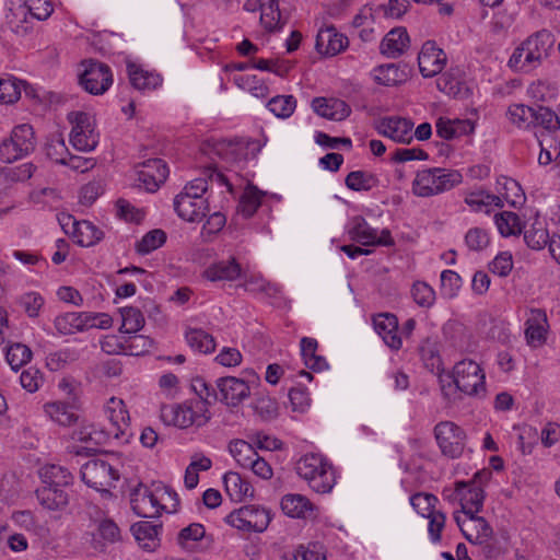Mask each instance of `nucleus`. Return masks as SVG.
Wrapping results in <instances>:
<instances>
[{
  "mask_svg": "<svg viewBox=\"0 0 560 560\" xmlns=\"http://www.w3.org/2000/svg\"><path fill=\"white\" fill-rule=\"evenodd\" d=\"M217 386L221 395L220 400L230 406L238 405L249 395V386L247 383L233 376L219 378Z\"/></svg>",
  "mask_w": 560,
  "mask_h": 560,
  "instance_id": "18",
  "label": "nucleus"
},
{
  "mask_svg": "<svg viewBox=\"0 0 560 560\" xmlns=\"http://www.w3.org/2000/svg\"><path fill=\"white\" fill-rule=\"evenodd\" d=\"M407 66L404 65L402 68H400L399 65L396 63H387L382 65L375 68V81L380 84L386 85V86H394L397 84H401L406 82L408 78V72L406 71Z\"/></svg>",
  "mask_w": 560,
  "mask_h": 560,
  "instance_id": "32",
  "label": "nucleus"
},
{
  "mask_svg": "<svg viewBox=\"0 0 560 560\" xmlns=\"http://www.w3.org/2000/svg\"><path fill=\"white\" fill-rule=\"evenodd\" d=\"M261 15L260 22L264 27L269 32H275L281 28L280 19L281 12L279 9V0H268L267 3L260 4Z\"/></svg>",
  "mask_w": 560,
  "mask_h": 560,
  "instance_id": "43",
  "label": "nucleus"
},
{
  "mask_svg": "<svg viewBox=\"0 0 560 560\" xmlns=\"http://www.w3.org/2000/svg\"><path fill=\"white\" fill-rule=\"evenodd\" d=\"M409 35L404 27L389 31L381 43V52L388 58L399 57L409 45Z\"/></svg>",
  "mask_w": 560,
  "mask_h": 560,
  "instance_id": "24",
  "label": "nucleus"
},
{
  "mask_svg": "<svg viewBox=\"0 0 560 560\" xmlns=\"http://www.w3.org/2000/svg\"><path fill=\"white\" fill-rule=\"evenodd\" d=\"M139 183L147 191L154 192L168 176V167L161 159H150L137 166Z\"/></svg>",
  "mask_w": 560,
  "mask_h": 560,
  "instance_id": "11",
  "label": "nucleus"
},
{
  "mask_svg": "<svg viewBox=\"0 0 560 560\" xmlns=\"http://www.w3.org/2000/svg\"><path fill=\"white\" fill-rule=\"evenodd\" d=\"M270 520L269 512L256 505L242 506L225 517V522L237 529L257 533L264 532Z\"/></svg>",
  "mask_w": 560,
  "mask_h": 560,
  "instance_id": "7",
  "label": "nucleus"
},
{
  "mask_svg": "<svg viewBox=\"0 0 560 560\" xmlns=\"http://www.w3.org/2000/svg\"><path fill=\"white\" fill-rule=\"evenodd\" d=\"M122 325L120 330L126 334H136L144 326V317L141 311L133 306L120 308Z\"/></svg>",
  "mask_w": 560,
  "mask_h": 560,
  "instance_id": "45",
  "label": "nucleus"
},
{
  "mask_svg": "<svg viewBox=\"0 0 560 560\" xmlns=\"http://www.w3.org/2000/svg\"><path fill=\"white\" fill-rule=\"evenodd\" d=\"M525 325V337L530 346H539L546 341L548 319L545 310L532 308Z\"/></svg>",
  "mask_w": 560,
  "mask_h": 560,
  "instance_id": "19",
  "label": "nucleus"
},
{
  "mask_svg": "<svg viewBox=\"0 0 560 560\" xmlns=\"http://www.w3.org/2000/svg\"><path fill=\"white\" fill-rule=\"evenodd\" d=\"M35 166L25 163L19 166H5L0 168V184L8 185L18 182H24L32 177Z\"/></svg>",
  "mask_w": 560,
  "mask_h": 560,
  "instance_id": "40",
  "label": "nucleus"
},
{
  "mask_svg": "<svg viewBox=\"0 0 560 560\" xmlns=\"http://www.w3.org/2000/svg\"><path fill=\"white\" fill-rule=\"evenodd\" d=\"M550 240L551 237L541 222H535L524 231V241L532 249L544 248L547 244L549 245Z\"/></svg>",
  "mask_w": 560,
  "mask_h": 560,
  "instance_id": "41",
  "label": "nucleus"
},
{
  "mask_svg": "<svg viewBox=\"0 0 560 560\" xmlns=\"http://www.w3.org/2000/svg\"><path fill=\"white\" fill-rule=\"evenodd\" d=\"M20 85L15 79L10 77L0 78V103L12 104L20 98Z\"/></svg>",
  "mask_w": 560,
  "mask_h": 560,
  "instance_id": "54",
  "label": "nucleus"
},
{
  "mask_svg": "<svg viewBox=\"0 0 560 560\" xmlns=\"http://www.w3.org/2000/svg\"><path fill=\"white\" fill-rule=\"evenodd\" d=\"M225 490L232 500L241 502L254 497V488L238 472L229 471L223 477Z\"/></svg>",
  "mask_w": 560,
  "mask_h": 560,
  "instance_id": "30",
  "label": "nucleus"
},
{
  "mask_svg": "<svg viewBox=\"0 0 560 560\" xmlns=\"http://www.w3.org/2000/svg\"><path fill=\"white\" fill-rule=\"evenodd\" d=\"M82 66L84 70L79 74V84L90 94H104L113 83L110 68L96 60H85Z\"/></svg>",
  "mask_w": 560,
  "mask_h": 560,
  "instance_id": "5",
  "label": "nucleus"
},
{
  "mask_svg": "<svg viewBox=\"0 0 560 560\" xmlns=\"http://www.w3.org/2000/svg\"><path fill=\"white\" fill-rule=\"evenodd\" d=\"M127 72L131 85L139 91L155 90L163 82L159 73L145 71L133 62L127 63Z\"/></svg>",
  "mask_w": 560,
  "mask_h": 560,
  "instance_id": "25",
  "label": "nucleus"
},
{
  "mask_svg": "<svg viewBox=\"0 0 560 560\" xmlns=\"http://www.w3.org/2000/svg\"><path fill=\"white\" fill-rule=\"evenodd\" d=\"M260 206V198L256 191L245 192L238 205V211L245 217L250 218Z\"/></svg>",
  "mask_w": 560,
  "mask_h": 560,
  "instance_id": "64",
  "label": "nucleus"
},
{
  "mask_svg": "<svg viewBox=\"0 0 560 560\" xmlns=\"http://www.w3.org/2000/svg\"><path fill=\"white\" fill-rule=\"evenodd\" d=\"M229 451L242 467H248L258 455L252 444L244 440L232 441L229 445Z\"/></svg>",
  "mask_w": 560,
  "mask_h": 560,
  "instance_id": "46",
  "label": "nucleus"
},
{
  "mask_svg": "<svg viewBox=\"0 0 560 560\" xmlns=\"http://www.w3.org/2000/svg\"><path fill=\"white\" fill-rule=\"evenodd\" d=\"M43 483L51 487L63 488L72 483L73 476L68 468L59 465H48L42 469Z\"/></svg>",
  "mask_w": 560,
  "mask_h": 560,
  "instance_id": "34",
  "label": "nucleus"
},
{
  "mask_svg": "<svg viewBox=\"0 0 560 560\" xmlns=\"http://www.w3.org/2000/svg\"><path fill=\"white\" fill-rule=\"evenodd\" d=\"M415 302L422 307H429L435 300L434 290L425 282L418 281L412 285L411 290Z\"/></svg>",
  "mask_w": 560,
  "mask_h": 560,
  "instance_id": "56",
  "label": "nucleus"
},
{
  "mask_svg": "<svg viewBox=\"0 0 560 560\" xmlns=\"http://www.w3.org/2000/svg\"><path fill=\"white\" fill-rule=\"evenodd\" d=\"M446 63V55L433 40L423 44L418 55V65L424 78H432L443 70Z\"/></svg>",
  "mask_w": 560,
  "mask_h": 560,
  "instance_id": "13",
  "label": "nucleus"
},
{
  "mask_svg": "<svg viewBox=\"0 0 560 560\" xmlns=\"http://www.w3.org/2000/svg\"><path fill=\"white\" fill-rule=\"evenodd\" d=\"M206 536V529L200 523H192L183 528L177 536V541L180 546L186 547L188 541H198Z\"/></svg>",
  "mask_w": 560,
  "mask_h": 560,
  "instance_id": "58",
  "label": "nucleus"
},
{
  "mask_svg": "<svg viewBox=\"0 0 560 560\" xmlns=\"http://www.w3.org/2000/svg\"><path fill=\"white\" fill-rule=\"evenodd\" d=\"M376 229L372 228L366 220L357 215L351 221V226L348 230L349 238L364 247L372 246Z\"/></svg>",
  "mask_w": 560,
  "mask_h": 560,
  "instance_id": "33",
  "label": "nucleus"
},
{
  "mask_svg": "<svg viewBox=\"0 0 560 560\" xmlns=\"http://www.w3.org/2000/svg\"><path fill=\"white\" fill-rule=\"evenodd\" d=\"M162 525H154L148 521L135 523L131 533L139 546L148 551H153L160 546L159 532Z\"/></svg>",
  "mask_w": 560,
  "mask_h": 560,
  "instance_id": "23",
  "label": "nucleus"
},
{
  "mask_svg": "<svg viewBox=\"0 0 560 560\" xmlns=\"http://www.w3.org/2000/svg\"><path fill=\"white\" fill-rule=\"evenodd\" d=\"M465 243L469 249L480 252L488 247L490 237L486 230L472 228L465 235Z\"/></svg>",
  "mask_w": 560,
  "mask_h": 560,
  "instance_id": "55",
  "label": "nucleus"
},
{
  "mask_svg": "<svg viewBox=\"0 0 560 560\" xmlns=\"http://www.w3.org/2000/svg\"><path fill=\"white\" fill-rule=\"evenodd\" d=\"M35 493L40 505L49 511H61L69 503L68 493L59 487L44 485Z\"/></svg>",
  "mask_w": 560,
  "mask_h": 560,
  "instance_id": "26",
  "label": "nucleus"
},
{
  "mask_svg": "<svg viewBox=\"0 0 560 560\" xmlns=\"http://www.w3.org/2000/svg\"><path fill=\"white\" fill-rule=\"evenodd\" d=\"M494 220L502 236L506 237L522 232L520 217L514 212L503 211L495 214Z\"/></svg>",
  "mask_w": 560,
  "mask_h": 560,
  "instance_id": "44",
  "label": "nucleus"
},
{
  "mask_svg": "<svg viewBox=\"0 0 560 560\" xmlns=\"http://www.w3.org/2000/svg\"><path fill=\"white\" fill-rule=\"evenodd\" d=\"M438 498L430 493H416L410 498V503L413 509L423 517L432 515L435 512V503Z\"/></svg>",
  "mask_w": 560,
  "mask_h": 560,
  "instance_id": "53",
  "label": "nucleus"
},
{
  "mask_svg": "<svg viewBox=\"0 0 560 560\" xmlns=\"http://www.w3.org/2000/svg\"><path fill=\"white\" fill-rule=\"evenodd\" d=\"M413 122L399 116L383 117L375 124L377 132L395 142L410 144L413 140Z\"/></svg>",
  "mask_w": 560,
  "mask_h": 560,
  "instance_id": "10",
  "label": "nucleus"
},
{
  "mask_svg": "<svg viewBox=\"0 0 560 560\" xmlns=\"http://www.w3.org/2000/svg\"><path fill=\"white\" fill-rule=\"evenodd\" d=\"M45 412L50 417L51 420L61 425H70L78 420V416L72 410V408L60 401L46 404Z\"/></svg>",
  "mask_w": 560,
  "mask_h": 560,
  "instance_id": "39",
  "label": "nucleus"
},
{
  "mask_svg": "<svg viewBox=\"0 0 560 560\" xmlns=\"http://www.w3.org/2000/svg\"><path fill=\"white\" fill-rule=\"evenodd\" d=\"M166 242V233L163 230L155 229L148 232L138 243H137V252L139 254H149L159 247H161Z\"/></svg>",
  "mask_w": 560,
  "mask_h": 560,
  "instance_id": "48",
  "label": "nucleus"
},
{
  "mask_svg": "<svg viewBox=\"0 0 560 560\" xmlns=\"http://www.w3.org/2000/svg\"><path fill=\"white\" fill-rule=\"evenodd\" d=\"M539 434L537 429L533 427L522 428V432L518 435L520 447L523 454H530L533 447L537 444Z\"/></svg>",
  "mask_w": 560,
  "mask_h": 560,
  "instance_id": "63",
  "label": "nucleus"
},
{
  "mask_svg": "<svg viewBox=\"0 0 560 560\" xmlns=\"http://www.w3.org/2000/svg\"><path fill=\"white\" fill-rule=\"evenodd\" d=\"M245 148L238 141L233 140H212L207 141L203 151L211 159L218 158L226 164H234L244 155Z\"/></svg>",
  "mask_w": 560,
  "mask_h": 560,
  "instance_id": "15",
  "label": "nucleus"
},
{
  "mask_svg": "<svg viewBox=\"0 0 560 560\" xmlns=\"http://www.w3.org/2000/svg\"><path fill=\"white\" fill-rule=\"evenodd\" d=\"M10 138L19 147L20 152L28 154L35 148L34 130L31 125L23 124L14 127Z\"/></svg>",
  "mask_w": 560,
  "mask_h": 560,
  "instance_id": "42",
  "label": "nucleus"
},
{
  "mask_svg": "<svg viewBox=\"0 0 560 560\" xmlns=\"http://www.w3.org/2000/svg\"><path fill=\"white\" fill-rule=\"evenodd\" d=\"M25 5L30 14L39 21L47 20L54 11L48 0H27Z\"/></svg>",
  "mask_w": 560,
  "mask_h": 560,
  "instance_id": "61",
  "label": "nucleus"
},
{
  "mask_svg": "<svg viewBox=\"0 0 560 560\" xmlns=\"http://www.w3.org/2000/svg\"><path fill=\"white\" fill-rule=\"evenodd\" d=\"M317 341L313 338L303 337L301 340V354L305 365L312 370H319L324 363V359L316 355Z\"/></svg>",
  "mask_w": 560,
  "mask_h": 560,
  "instance_id": "49",
  "label": "nucleus"
},
{
  "mask_svg": "<svg viewBox=\"0 0 560 560\" xmlns=\"http://www.w3.org/2000/svg\"><path fill=\"white\" fill-rule=\"evenodd\" d=\"M512 268V255L508 252L498 254L489 265L490 271L500 277H506L511 272Z\"/></svg>",
  "mask_w": 560,
  "mask_h": 560,
  "instance_id": "60",
  "label": "nucleus"
},
{
  "mask_svg": "<svg viewBox=\"0 0 560 560\" xmlns=\"http://www.w3.org/2000/svg\"><path fill=\"white\" fill-rule=\"evenodd\" d=\"M525 58L523 66L537 67L549 56L555 45L553 34L542 28L530 35L524 43Z\"/></svg>",
  "mask_w": 560,
  "mask_h": 560,
  "instance_id": "9",
  "label": "nucleus"
},
{
  "mask_svg": "<svg viewBox=\"0 0 560 560\" xmlns=\"http://www.w3.org/2000/svg\"><path fill=\"white\" fill-rule=\"evenodd\" d=\"M242 272L240 264L234 257L212 264L205 270V277L210 281H233Z\"/></svg>",
  "mask_w": 560,
  "mask_h": 560,
  "instance_id": "27",
  "label": "nucleus"
},
{
  "mask_svg": "<svg viewBox=\"0 0 560 560\" xmlns=\"http://www.w3.org/2000/svg\"><path fill=\"white\" fill-rule=\"evenodd\" d=\"M434 434L443 455L451 458L462 455L466 434L460 427L451 421H443L435 425Z\"/></svg>",
  "mask_w": 560,
  "mask_h": 560,
  "instance_id": "8",
  "label": "nucleus"
},
{
  "mask_svg": "<svg viewBox=\"0 0 560 560\" xmlns=\"http://www.w3.org/2000/svg\"><path fill=\"white\" fill-rule=\"evenodd\" d=\"M82 481L98 491L105 498H112L110 488L119 480V472L109 463L93 458L88 460L80 470Z\"/></svg>",
  "mask_w": 560,
  "mask_h": 560,
  "instance_id": "3",
  "label": "nucleus"
},
{
  "mask_svg": "<svg viewBox=\"0 0 560 560\" xmlns=\"http://www.w3.org/2000/svg\"><path fill=\"white\" fill-rule=\"evenodd\" d=\"M345 184L350 190L368 191L378 185V179L372 173L364 171H352L347 175Z\"/></svg>",
  "mask_w": 560,
  "mask_h": 560,
  "instance_id": "37",
  "label": "nucleus"
},
{
  "mask_svg": "<svg viewBox=\"0 0 560 560\" xmlns=\"http://www.w3.org/2000/svg\"><path fill=\"white\" fill-rule=\"evenodd\" d=\"M46 155L58 164H66L70 152L66 145L63 136L59 131L51 132L45 143Z\"/></svg>",
  "mask_w": 560,
  "mask_h": 560,
  "instance_id": "35",
  "label": "nucleus"
},
{
  "mask_svg": "<svg viewBox=\"0 0 560 560\" xmlns=\"http://www.w3.org/2000/svg\"><path fill=\"white\" fill-rule=\"evenodd\" d=\"M186 341L191 349L200 353H211L215 349L213 337L202 329H189L186 332Z\"/></svg>",
  "mask_w": 560,
  "mask_h": 560,
  "instance_id": "38",
  "label": "nucleus"
},
{
  "mask_svg": "<svg viewBox=\"0 0 560 560\" xmlns=\"http://www.w3.org/2000/svg\"><path fill=\"white\" fill-rule=\"evenodd\" d=\"M281 509L290 517H306L312 504L301 494H287L281 500Z\"/></svg>",
  "mask_w": 560,
  "mask_h": 560,
  "instance_id": "36",
  "label": "nucleus"
},
{
  "mask_svg": "<svg viewBox=\"0 0 560 560\" xmlns=\"http://www.w3.org/2000/svg\"><path fill=\"white\" fill-rule=\"evenodd\" d=\"M19 304L30 317L34 318L39 315L44 299L36 292H27L19 298Z\"/></svg>",
  "mask_w": 560,
  "mask_h": 560,
  "instance_id": "57",
  "label": "nucleus"
},
{
  "mask_svg": "<svg viewBox=\"0 0 560 560\" xmlns=\"http://www.w3.org/2000/svg\"><path fill=\"white\" fill-rule=\"evenodd\" d=\"M373 325L389 348L398 350L401 347V339L397 334L398 320L395 315L378 314L373 318Z\"/></svg>",
  "mask_w": 560,
  "mask_h": 560,
  "instance_id": "21",
  "label": "nucleus"
},
{
  "mask_svg": "<svg viewBox=\"0 0 560 560\" xmlns=\"http://www.w3.org/2000/svg\"><path fill=\"white\" fill-rule=\"evenodd\" d=\"M312 108L317 115L337 121L346 119L351 114L350 106L339 98L315 97L312 101Z\"/></svg>",
  "mask_w": 560,
  "mask_h": 560,
  "instance_id": "20",
  "label": "nucleus"
},
{
  "mask_svg": "<svg viewBox=\"0 0 560 560\" xmlns=\"http://www.w3.org/2000/svg\"><path fill=\"white\" fill-rule=\"evenodd\" d=\"M188 402L167 405L161 408V419L167 425H174L179 429H186L195 425L194 413Z\"/></svg>",
  "mask_w": 560,
  "mask_h": 560,
  "instance_id": "22",
  "label": "nucleus"
},
{
  "mask_svg": "<svg viewBox=\"0 0 560 560\" xmlns=\"http://www.w3.org/2000/svg\"><path fill=\"white\" fill-rule=\"evenodd\" d=\"M130 504L132 511L141 517H156L165 509L153 492L142 483L131 492Z\"/></svg>",
  "mask_w": 560,
  "mask_h": 560,
  "instance_id": "12",
  "label": "nucleus"
},
{
  "mask_svg": "<svg viewBox=\"0 0 560 560\" xmlns=\"http://www.w3.org/2000/svg\"><path fill=\"white\" fill-rule=\"evenodd\" d=\"M532 119L535 124L544 127L548 131H556L560 128V119L555 112L548 107L538 106L532 113Z\"/></svg>",
  "mask_w": 560,
  "mask_h": 560,
  "instance_id": "51",
  "label": "nucleus"
},
{
  "mask_svg": "<svg viewBox=\"0 0 560 560\" xmlns=\"http://www.w3.org/2000/svg\"><path fill=\"white\" fill-rule=\"evenodd\" d=\"M68 120L73 125L70 142L78 151L89 152L96 148L98 133L95 132L91 117L84 112H71Z\"/></svg>",
  "mask_w": 560,
  "mask_h": 560,
  "instance_id": "6",
  "label": "nucleus"
},
{
  "mask_svg": "<svg viewBox=\"0 0 560 560\" xmlns=\"http://www.w3.org/2000/svg\"><path fill=\"white\" fill-rule=\"evenodd\" d=\"M267 106L277 117L288 118L296 107V100L292 95H278L272 97Z\"/></svg>",
  "mask_w": 560,
  "mask_h": 560,
  "instance_id": "47",
  "label": "nucleus"
},
{
  "mask_svg": "<svg viewBox=\"0 0 560 560\" xmlns=\"http://www.w3.org/2000/svg\"><path fill=\"white\" fill-rule=\"evenodd\" d=\"M106 412L110 421V428L107 429V434L113 435L115 439L124 436L130 423L129 412L126 409L124 400L112 397L107 402Z\"/></svg>",
  "mask_w": 560,
  "mask_h": 560,
  "instance_id": "16",
  "label": "nucleus"
},
{
  "mask_svg": "<svg viewBox=\"0 0 560 560\" xmlns=\"http://www.w3.org/2000/svg\"><path fill=\"white\" fill-rule=\"evenodd\" d=\"M465 202L476 210L481 209L482 206L488 207L494 205L500 208L503 207V202L499 196L490 195L482 190L468 194L465 198Z\"/></svg>",
  "mask_w": 560,
  "mask_h": 560,
  "instance_id": "52",
  "label": "nucleus"
},
{
  "mask_svg": "<svg viewBox=\"0 0 560 560\" xmlns=\"http://www.w3.org/2000/svg\"><path fill=\"white\" fill-rule=\"evenodd\" d=\"M429 159L428 153L420 148H399L396 149L392 156L394 163H405L409 161H425Z\"/></svg>",
  "mask_w": 560,
  "mask_h": 560,
  "instance_id": "59",
  "label": "nucleus"
},
{
  "mask_svg": "<svg viewBox=\"0 0 560 560\" xmlns=\"http://www.w3.org/2000/svg\"><path fill=\"white\" fill-rule=\"evenodd\" d=\"M465 481H457L455 483V491L459 495L462 509L474 506L475 512H480L483 506L485 491L482 487L471 486Z\"/></svg>",
  "mask_w": 560,
  "mask_h": 560,
  "instance_id": "31",
  "label": "nucleus"
},
{
  "mask_svg": "<svg viewBox=\"0 0 560 560\" xmlns=\"http://www.w3.org/2000/svg\"><path fill=\"white\" fill-rule=\"evenodd\" d=\"M32 359L31 349L23 343H14L8 348L7 361L12 370L18 371Z\"/></svg>",
  "mask_w": 560,
  "mask_h": 560,
  "instance_id": "50",
  "label": "nucleus"
},
{
  "mask_svg": "<svg viewBox=\"0 0 560 560\" xmlns=\"http://www.w3.org/2000/svg\"><path fill=\"white\" fill-rule=\"evenodd\" d=\"M92 314L70 312L55 318V328L61 335H71L83 330L91 322Z\"/></svg>",
  "mask_w": 560,
  "mask_h": 560,
  "instance_id": "29",
  "label": "nucleus"
},
{
  "mask_svg": "<svg viewBox=\"0 0 560 560\" xmlns=\"http://www.w3.org/2000/svg\"><path fill=\"white\" fill-rule=\"evenodd\" d=\"M71 234L75 243L84 247L93 246L104 238V232L86 220L73 221Z\"/></svg>",
  "mask_w": 560,
  "mask_h": 560,
  "instance_id": "28",
  "label": "nucleus"
},
{
  "mask_svg": "<svg viewBox=\"0 0 560 560\" xmlns=\"http://www.w3.org/2000/svg\"><path fill=\"white\" fill-rule=\"evenodd\" d=\"M459 172L441 167L428 168L417 173L412 191L419 197H430L452 189L460 184Z\"/></svg>",
  "mask_w": 560,
  "mask_h": 560,
  "instance_id": "2",
  "label": "nucleus"
},
{
  "mask_svg": "<svg viewBox=\"0 0 560 560\" xmlns=\"http://www.w3.org/2000/svg\"><path fill=\"white\" fill-rule=\"evenodd\" d=\"M441 283L444 293L448 298L456 295L462 285V279L458 273L453 270H444L441 273Z\"/></svg>",
  "mask_w": 560,
  "mask_h": 560,
  "instance_id": "62",
  "label": "nucleus"
},
{
  "mask_svg": "<svg viewBox=\"0 0 560 560\" xmlns=\"http://www.w3.org/2000/svg\"><path fill=\"white\" fill-rule=\"evenodd\" d=\"M452 382L447 387L455 385L456 389L469 396H485V374L479 364L472 360H463L455 364L453 372L447 376Z\"/></svg>",
  "mask_w": 560,
  "mask_h": 560,
  "instance_id": "4",
  "label": "nucleus"
},
{
  "mask_svg": "<svg viewBox=\"0 0 560 560\" xmlns=\"http://www.w3.org/2000/svg\"><path fill=\"white\" fill-rule=\"evenodd\" d=\"M348 38L338 33L334 26L323 28L316 36L315 48L324 56H336L348 47Z\"/></svg>",
  "mask_w": 560,
  "mask_h": 560,
  "instance_id": "17",
  "label": "nucleus"
},
{
  "mask_svg": "<svg viewBox=\"0 0 560 560\" xmlns=\"http://www.w3.org/2000/svg\"><path fill=\"white\" fill-rule=\"evenodd\" d=\"M296 474L318 493L329 492L335 485V474L328 462L317 454H307L295 465Z\"/></svg>",
  "mask_w": 560,
  "mask_h": 560,
  "instance_id": "1",
  "label": "nucleus"
},
{
  "mask_svg": "<svg viewBox=\"0 0 560 560\" xmlns=\"http://www.w3.org/2000/svg\"><path fill=\"white\" fill-rule=\"evenodd\" d=\"M178 194L174 199V210L177 215L187 222H201L209 212L208 201L205 198H196Z\"/></svg>",
  "mask_w": 560,
  "mask_h": 560,
  "instance_id": "14",
  "label": "nucleus"
}]
</instances>
